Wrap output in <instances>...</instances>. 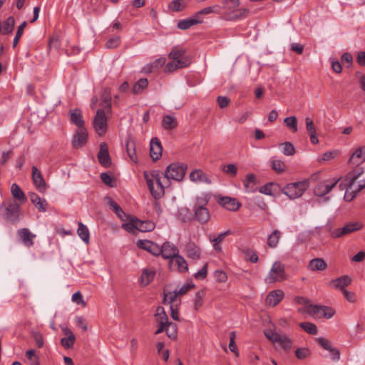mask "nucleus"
I'll return each instance as SVG.
<instances>
[{"instance_id":"obj_1","label":"nucleus","mask_w":365,"mask_h":365,"mask_svg":"<svg viewBox=\"0 0 365 365\" xmlns=\"http://www.w3.org/2000/svg\"><path fill=\"white\" fill-rule=\"evenodd\" d=\"M224 18L228 21H234L248 16L250 11L247 9H237L240 5L239 0H222Z\"/></svg>"},{"instance_id":"obj_2","label":"nucleus","mask_w":365,"mask_h":365,"mask_svg":"<svg viewBox=\"0 0 365 365\" xmlns=\"http://www.w3.org/2000/svg\"><path fill=\"white\" fill-rule=\"evenodd\" d=\"M209 202V198L207 196L197 197L193 207V220L197 221L201 224H205L209 222L210 219V213L206 207Z\"/></svg>"},{"instance_id":"obj_3","label":"nucleus","mask_w":365,"mask_h":365,"mask_svg":"<svg viewBox=\"0 0 365 365\" xmlns=\"http://www.w3.org/2000/svg\"><path fill=\"white\" fill-rule=\"evenodd\" d=\"M309 187V180L289 183L282 189V193L289 199H296L301 197Z\"/></svg>"},{"instance_id":"obj_4","label":"nucleus","mask_w":365,"mask_h":365,"mask_svg":"<svg viewBox=\"0 0 365 365\" xmlns=\"http://www.w3.org/2000/svg\"><path fill=\"white\" fill-rule=\"evenodd\" d=\"M187 165L184 163H173L170 164L164 173V178L168 182L170 180L181 181L185 177Z\"/></svg>"},{"instance_id":"obj_5","label":"nucleus","mask_w":365,"mask_h":365,"mask_svg":"<svg viewBox=\"0 0 365 365\" xmlns=\"http://www.w3.org/2000/svg\"><path fill=\"white\" fill-rule=\"evenodd\" d=\"M364 173V170L363 168H357L348 173V179H349L351 183L344 196L346 201L351 202L356 196L358 192L355 190V180L359 179Z\"/></svg>"},{"instance_id":"obj_6","label":"nucleus","mask_w":365,"mask_h":365,"mask_svg":"<svg viewBox=\"0 0 365 365\" xmlns=\"http://www.w3.org/2000/svg\"><path fill=\"white\" fill-rule=\"evenodd\" d=\"M286 279L284 265L280 262H275L265 278L267 284H272L276 282H282Z\"/></svg>"},{"instance_id":"obj_7","label":"nucleus","mask_w":365,"mask_h":365,"mask_svg":"<svg viewBox=\"0 0 365 365\" xmlns=\"http://www.w3.org/2000/svg\"><path fill=\"white\" fill-rule=\"evenodd\" d=\"M20 205L16 202H10L5 207L4 219L7 222L16 224L21 220Z\"/></svg>"},{"instance_id":"obj_8","label":"nucleus","mask_w":365,"mask_h":365,"mask_svg":"<svg viewBox=\"0 0 365 365\" xmlns=\"http://www.w3.org/2000/svg\"><path fill=\"white\" fill-rule=\"evenodd\" d=\"M363 224L359 221L349 222L344 225L343 227L336 228L330 231V235L333 238H339L352 232L361 230Z\"/></svg>"},{"instance_id":"obj_9","label":"nucleus","mask_w":365,"mask_h":365,"mask_svg":"<svg viewBox=\"0 0 365 365\" xmlns=\"http://www.w3.org/2000/svg\"><path fill=\"white\" fill-rule=\"evenodd\" d=\"M95 130L99 135H103L106 133L108 124L107 118L105 111L103 109H98L93 121Z\"/></svg>"},{"instance_id":"obj_10","label":"nucleus","mask_w":365,"mask_h":365,"mask_svg":"<svg viewBox=\"0 0 365 365\" xmlns=\"http://www.w3.org/2000/svg\"><path fill=\"white\" fill-rule=\"evenodd\" d=\"M339 180L331 179L318 182L314 190V195L319 197L326 195L337 185Z\"/></svg>"},{"instance_id":"obj_11","label":"nucleus","mask_w":365,"mask_h":365,"mask_svg":"<svg viewBox=\"0 0 365 365\" xmlns=\"http://www.w3.org/2000/svg\"><path fill=\"white\" fill-rule=\"evenodd\" d=\"M146 178V182L148 187L150 191V193L153 196L155 199H159L164 195V189L165 187L169 186V181H167L166 185H163V182L161 181V178L157 179L156 182V186L158 187V190H155V185L153 183V181L152 179L148 178V177L145 175Z\"/></svg>"},{"instance_id":"obj_12","label":"nucleus","mask_w":365,"mask_h":365,"mask_svg":"<svg viewBox=\"0 0 365 365\" xmlns=\"http://www.w3.org/2000/svg\"><path fill=\"white\" fill-rule=\"evenodd\" d=\"M306 312L308 314L312 315L322 313L323 314V317L327 319L332 317L333 315L334 314V311L332 308L322 305L310 304L307 307Z\"/></svg>"},{"instance_id":"obj_13","label":"nucleus","mask_w":365,"mask_h":365,"mask_svg":"<svg viewBox=\"0 0 365 365\" xmlns=\"http://www.w3.org/2000/svg\"><path fill=\"white\" fill-rule=\"evenodd\" d=\"M88 136V132L86 128H78L73 136V147L74 148H80L84 146L87 143Z\"/></svg>"},{"instance_id":"obj_14","label":"nucleus","mask_w":365,"mask_h":365,"mask_svg":"<svg viewBox=\"0 0 365 365\" xmlns=\"http://www.w3.org/2000/svg\"><path fill=\"white\" fill-rule=\"evenodd\" d=\"M169 267L171 269L177 270L180 272H186L188 271V264L185 258L179 254L175 257L169 260Z\"/></svg>"},{"instance_id":"obj_15","label":"nucleus","mask_w":365,"mask_h":365,"mask_svg":"<svg viewBox=\"0 0 365 365\" xmlns=\"http://www.w3.org/2000/svg\"><path fill=\"white\" fill-rule=\"evenodd\" d=\"M178 254L179 250L178 247L169 242L163 243V245L160 247V255L165 259H169L170 260Z\"/></svg>"},{"instance_id":"obj_16","label":"nucleus","mask_w":365,"mask_h":365,"mask_svg":"<svg viewBox=\"0 0 365 365\" xmlns=\"http://www.w3.org/2000/svg\"><path fill=\"white\" fill-rule=\"evenodd\" d=\"M98 159L99 163L105 168H108L111 165V159L108 153V147L105 142L100 144Z\"/></svg>"},{"instance_id":"obj_17","label":"nucleus","mask_w":365,"mask_h":365,"mask_svg":"<svg viewBox=\"0 0 365 365\" xmlns=\"http://www.w3.org/2000/svg\"><path fill=\"white\" fill-rule=\"evenodd\" d=\"M32 180L36 189L41 192H44L46 190V183L40 172V170L36 167H32Z\"/></svg>"},{"instance_id":"obj_18","label":"nucleus","mask_w":365,"mask_h":365,"mask_svg":"<svg viewBox=\"0 0 365 365\" xmlns=\"http://www.w3.org/2000/svg\"><path fill=\"white\" fill-rule=\"evenodd\" d=\"M137 245L139 248L145 250L153 255H160V246L150 240H140L138 241Z\"/></svg>"},{"instance_id":"obj_19","label":"nucleus","mask_w":365,"mask_h":365,"mask_svg":"<svg viewBox=\"0 0 365 365\" xmlns=\"http://www.w3.org/2000/svg\"><path fill=\"white\" fill-rule=\"evenodd\" d=\"M218 203L230 211H237L241 207L240 202H237L235 198L230 197H220Z\"/></svg>"},{"instance_id":"obj_20","label":"nucleus","mask_w":365,"mask_h":365,"mask_svg":"<svg viewBox=\"0 0 365 365\" xmlns=\"http://www.w3.org/2000/svg\"><path fill=\"white\" fill-rule=\"evenodd\" d=\"M185 50L183 48H179L178 47H174L173 50L168 55L170 58L173 59V61L178 62L179 61H187V66L190 64L191 61L189 57L185 56Z\"/></svg>"},{"instance_id":"obj_21","label":"nucleus","mask_w":365,"mask_h":365,"mask_svg":"<svg viewBox=\"0 0 365 365\" xmlns=\"http://www.w3.org/2000/svg\"><path fill=\"white\" fill-rule=\"evenodd\" d=\"M17 234L26 247H31L34 245V239L36 235L31 233L28 228H22L17 231Z\"/></svg>"},{"instance_id":"obj_22","label":"nucleus","mask_w":365,"mask_h":365,"mask_svg":"<svg viewBox=\"0 0 365 365\" xmlns=\"http://www.w3.org/2000/svg\"><path fill=\"white\" fill-rule=\"evenodd\" d=\"M69 113L71 123L76 125L78 128H86L84 126L85 121L83 118L82 112L80 109L76 108L71 110Z\"/></svg>"},{"instance_id":"obj_23","label":"nucleus","mask_w":365,"mask_h":365,"mask_svg":"<svg viewBox=\"0 0 365 365\" xmlns=\"http://www.w3.org/2000/svg\"><path fill=\"white\" fill-rule=\"evenodd\" d=\"M162 150L160 140L157 138H153L150 141V155L154 161L162 156Z\"/></svg>"},{"instance_id":"obj_24","label":"nucleus","mask_w":365,"mask_h":365,"mask_svg":"<svg viewBox=\"0 0 365 365\" xmlns=\"http://www.w3.org/2000/svg\"><path fill=\"white\" fill-rule=\"evenodd\" d=\"M185 252L189 258L199 259L201 256V249L193 242H189L185 245Z\"/></svg>"},{"instance_id":"obj_25","label":"nucleus","mask_w":365,"mask_h":365,"mask_svg":"<svg viewBox=\"0 0 365 365\" xmlns=\"http://www.w3.org/2000/svg\"><path fill=\"white\" fill-rule=\"evenodd\" d=\"M351 283V278L348 275H343L331 280L329 284L336 289L345 290V287Z\"/></svg>"},{"instance_id":"obj_26","label":"nucleus","mask_w":365,"mask_h":365,"mask_svg":"<svg viewBox=\"0 0 365 365\" xmlns=\"http://www.w3.org/2000/svg\"><path fill=\"white\" fill-rule=\"evenodd\" d=\"M29 198L31 202L38 209L39 212H44L47 210L48 203L44 198H41L38 195L34 192L29 193Z\"/></svg>"},{"instance_id":"obj_27","label":"nucleus","mask_w":365,"mask_h":365,"mask_svg":"<svg viewBox=\"0 0 365 365\" xmlns=\"http://www.w3.org/2000/svg\"><path fill=\"white\" fill-rule=\"evenodd\" d=\"M283 297L284 292L282 290L271 291L266 297V303L274 307L282 300Z\"/></svg>"},{"instance_id":"obj_28","label":"nucleus","mask_w":365,"mask_h":365,"mask_svg":"<svg viewBox=\"0 0 365 365\" xmlns=\"http://www.w3.org/2000/svg\"><path fill=\"white\" fill-rule=\"evenodd\" d=\"M64 334L67 337L62 338L61 340V345L66 349H71L73 346L76 341V336L70 329L64 327L62 329Z\"/></svg>"},{"instance_id":"obj_29","label":"nucleus","mask_w":365,"mask_h":365,"mask_svg":"<svg viewBox=\"0 0 365 365\" xmlns=\"http://www.w3.org/2000/svg\"><path fill=\"white\" fill-rule=\"evenodd\" d=\"M365 161V147L358 148L351 155L349 163L354 165L359 166Z\"/></svg>"},{"instance_id":"obj_30","label":"nucleus","mask_w":365,"mask_h":365,"mask_svg":"<svg viewBox=\"0 0 365 365\" xmlns=\"http://www.w3.org/2000/svg\"><path fill=\"white\" fill-rule=\"evenodd\" d=\"M190 179L191 181L194 182H205L207 184L211 183V180L207 176V174H205L202 170H195L192 171L190 174Z\"/></svg>"},{"instance_id":"obj_31","label":"nucleus","mask_w":365,"mask_h":365,"mask_svg":"<svg viewBox=\"0 0 365 365\" xmlns=\"http://www.w3.org/2000/svg\"><path fill=\"white\" fill-rule=\"evenodd\" d=\"M327 267L324 259L319 257L312 259L308 265V268L312 271H324Z\"/></svg>"},{"instance_id":"obj_32","label":"nucleus","mask_w":365,"mask_h":365,"mask_svg":"<svg viewBox=\"0 0 365 365\" xmlns=\"http://www.w3.org/2000/svg\"><path fill=\"white\" fill-rule=\"evenodd\" d=\"M274 343H277L286 351H289L292 341L287 336L279 334V335L274 336Z\"/></svg>"},{"instance_id":"obj_33","label":"nucleus","mask_w":365,"mask_h":365,"mask_svg":"<svg viewBox=\"0 0 365 365\" xmlns=\"http://www.w3.org/2000/svg\"><path fill=\"white\" fill-rule=\"evenodd\" d=\"M202 23V20L196 17V15L193 18L181 20L178 24V27L180 29L185 30L189 29L193 25Z\"/></svg>"},{"instance_id":"obj_34","label":"nucleus","mask_w":365,"mask_h":365,"mask_svg":"<svg viewBox=\"0 0 365 365\" xmlns=\"http://www.w3.org/2000/svg\"><path fill=\"white\" fill-rule=\"evenodd\" d=\"M101 105L107 110L110 111L111 109V94L110 90L108 88L103 89L101 95Z\"/></svg>"},{"instance_id":"obj_35","label":"nucleus","mask_w":365,"mask_h":365,"mask_svg":"<svg viewBox=\"0 0 365 365\" xmlns=\"http://www.w3.org/2000/svg\"><path fill=\"white\" fill-rule=\"evenodd\" d=\"M162 126L165 130H173L178 126V120L175 116L165 115L163 118Z\"/></svg>"},{"instance_id":"obj_36","label":"nucleus","mask_w":365,"mask_h":365,"mask_svg":"<svg viewBox=\"0 0 365 365\" xmlns=\"http://www.w3.org/2000/svg\"><path fill=\"white\" fill-rule=\"evenodd\" d=\"M78 227L77 230L78 235L81 238V240L86 243L88 244L90 242V232L88 227L83 225L81 222H79Z\"/></svg>"},{"instance_id":"obj_37","label":"nucleus","mask_w":365,"mask_h":365,"mask_svg":"<svg viewBox=\"0 0 365 365\" xmlns=\"http://www.w3.org/2000/svg\"><path fill=\"white\" fill-rule=\"evenodd\" d=\"M11 192L13 197L24 203L26 201V197L21 187L16 183H14L11 187Z\"/></svg>"},{"instance_id":"obj_38","label":"nucleus","mask_w":365,"mask_h":365,"mask_svg":"<svg viewBox=\"0 0 365 365\" xmlns=\"http://www.w3.org/2000/svg\"><path fill=\"white\" fill-rule=\"evenodd\" d=\"M128 221L122 225V227L128 232H134L135 230H138L137 221L138 218L129 215V218L126 219L125 221Z\"/></svg>"},{"instance_id":"obj_39","label":"nucleus","mask_w":365,"mask_h":365,"mask_svg":"<svg viewBox=\"0 0 365 365\" xmlns=\"http://www.w3.org/2000/svg\"><path fill=\"white\" fill-rule=\"evenodd\" d=\"M108 205L122 221L125 222V218H129V215H126L123 209L113 200H109Z\"/></svg>"},{"instance_id":"obj_40","label":"nucleus","mask_w":365,"mask_h":365,"mask_svg":"<svg viewBox=\"0 0 365 365\" xmlns=\"http://www.w3.org/2000/svg\"><path fill=\"white\" fill-rule=\"evenodd\" d=\"M138 230L140 232H150L154 230L155 224L153 222L150 220L142 221L138 219L137 221Z\"/></svg>"},{"instance_id":"obj_41","label":"nucleus","mask_w":365,"mask_h":365,"mask_svg":"<svg viewBox=\"0 0 365 365\" xmlns=\"http://www.w3.org/2000/svg\"><path fill=\"white\" fill-rule=\"evenodd\" d=\"M256 176L254 174H248L244 180V185L247 192H254L255 188Z\"/></svg>"},{"instance_id":"obj_42","label":"nucleus","mask_w":365,"mask_h":365,"mask_svg":"<svg viewBox=\"0 0 365 365\" xmlns=\"http://www.w3.org/2000/svg\"><path fill=\"white\" fill-rule=\"evenodd\" d=\"M155 272L152 270L144 269L140 277V283L143 286H147L153 279Z\"/></svg>"},{"instance_id":"obj_43","label":"nucleus","mask_w":365,"mask_h":365,"mask_svg":"<svg viewBox=\"0 0 365 365\" xmlns=\"http://www.w3.org/2000/svg\"><path fill=\"white\" fill-rule=\"evenodd\" d=\"M187 66V61L183 62V61H178V62H177V61H174L169 62L166 65L165 71L168 72V73H171L178 68H185Z\"/></svg>"},{"instance_id":"obj_44","label":"nucleus","mask_w":365,"mask_h":365,"mask_svg":"<svg viewBox=\"0 0 365 365\" xmlns=\"http://www.w3.org/2000/svg\"><path fill=\"white\" fill-rule=\"evenodd\" d=\"M148 81L147 78H140L134 84L132 88V93L135 95L142 93L143 89L148 86Z\"/></svg>"},{"instance_id":"obj_45","label":"nucleus","mask_w":365,"mask_h":365,"mask_svg":"<svg viewBox=\"0 0 365 365\" xmlns=\"http://www.w3.org/2000/svg\"><path fill=\"white\" fill-rule=\"evenodd\" d=\"M15 25V19L13 16L6 19L2 28V34L4 35L10 34L13 32Z\"/></svg>"},{"instance_id":"obj_46","label":"nucleus","mask_w":365,"mask_h":365,"mask_svg":"<svg viewBox=\"0 0 365 365\" xmlns=\"http://www.w3.org/2000/svg\"><path fill=\"white\" fill-rule=\"evenodd\" d=\"M126 151L130 158L136 162L137 157L135 153V144L134 140L129 139L126 142Z\"/></svg>"},{"instance_id":"obj_47","label":"nucleus","mask_w":365,"mask_h":365,"mask_svg":"<svg viewBox=\"0 0 365 365\" xmlns=\"http://www.w3.org/2000/svg\"><path fill=\"white\" fill-rule=\"evenodd\" d=\"M212 13L220 14V7L218 5H214L212 6L205 7L198 12L196 13V17L200 19L202 15H207Z\"/></svg>"},{"instance_id":"obj_48","label":"nucleus","mask_w":365,"mask_h":365,"mask_svg":"<svg viewBox=\"0 0 365 365\" xmlns=\"http://www.w3.org/2000/svg\"><path fill=\"white\" fill-rule=\"evenodd\" d=\"M155 319L157 323L159 322H170L168 317L163 307H158L156 309Z\"/></svg>"},{"instance_id":"obj_49","label":"nucleus","mask_w":365,"mask_h":365,"mask_svg":"<svg viewBox=\"0 0 365 365\" xmlns=\"http://www.w3.org/2000/svg\"><path fill=\"white\" fill-rule=\"evenodd\" d=\"M279 238H280L279 231L277 230H274L268 237L267 245L272 248L277 247V245L279 242Z\"/></svg>"},{"instance_id":"obj_50","label":"nucleus","mask_w":365,"mask_h":365,"mask_svg":"<svg viewBox=\"0 0 365 365\" xmlns=\"http://www.w3.org/2000/svg\"><path fill=\"white\" fill-rule=\"evenodd\" d=\"M178 217L183 222H190L193 220V216L191 215L189 209L186 207L181 208L178 211Z\"/></svg>"},{"instance_id":"obj_51","label":"nucleus","mask_w":365,"mask_h":365,"mask_svg":"<svg viewBox=\"0 0 365 365\" xmlns=\"http://www.w3.org/2000/svg\"><path fill=\"white\" fill-rule=\"evenodd\" d=\"M284 123L292 132L296 133L297 131V119L295 116L285 118L284 119Z\"/></svg>"},{"instance_id":"obj_52","label":"nucleus","mask_w":365,"mask_h":365,"mask_svg":"<svg viewBox=\"0 0 365 365\" xmlns=\"http://www.w3.org/2000/svg\"><path fill=\"white\" fill-rule=\"evenodd\" d=\"M205 295V292L203 289L198 291L195 294L194 300V309L197 311L203 304V298Z\"/></svg>"},{"instance_id":"obj_53","label":"nucleus","mask_w":365,"mask_h":365,"mask_svg":"<svg viewBox=\"0 0 365 365\" xmlns=\"http://www.w3.org/2000/svg\"><path fill=\"white\" fill-rule=\"evenodd\" d=\"M299 327L302 328L306 332L310 334H317V326L311 322H301Z\"/></svg>"},{"instance_id":"obj_54","label":"nucleus","mask_w":365,"mask_h":365,"mask_svg":"<svg viewBox=\"0 0 365 365\" xmlns=\"http://www.w3.org/2000/svg\"><path fill=\"white\" fill-rule=\"evenodd\" d=\"M271 167L277 173H282L285 170V164L280 160H272Z\"/></svg>"},{"instance_id":"obj_55","label":"nucleus","mask_w":365,"mask_h":365,"mask_svg":"<svg viewBox=\"0 0 365 365\" xmlns=\"http://www.w3.org/2000/svg\"><path fill=\"white\" fill-rule=\"evenodd\" d=\"M185 6L183 0H173L168 5L169 9L175 12L182 11Z\"/></svg>"},{"instance_id":"obj_56","label":"nucleus","mask_w":365,"mask_h":365,"mask_svg":"<svg viewBox=\"0 0 365 365\" xmlns=\"http://www.w3.org/2000/svg\"><path fill=\"white\" fill-rule=\"evenodd\" d=\"M166 334L170 339H175L178 335L177 324L170 322L166 329Z\"/></svg>"},{"instance_id":"obj_57","label":"nucleus","mask_w":365,"mask_h":365,"mask_svg":"<svg viewBox=\"0 0 365 365\" xmlns=\"http://www.w3.org/2000/svg\"><path fill=\"white\" fill-rule=\"evenodd\" d=\"M26 356L29 360L31 365H40L39 358L36 355L34 349L28 350L26 352Z\"/></svg>"},{"instance_id":"obj_58","label":"nucleus","mask_w":365,"mask_h":365,"mask_svg":"<svg viewBox=\"0 0 365 365\" xmlns=\"http://www.w3.org/2000/svg\"><path fill=\"white\" fill-rule=\"evenodd\" d=\"M282 146V152L285 155H293L295 153V148L290 142H285L281 144Z\"/></svg>"},{"instance_id":"obj_59","label":"nucleus","mask_w":365,"mask_h":365,"mask_svg":"<svg viewBox=\"0 0 365 365\" xmlns=\"http://www.w3.org/2000/svg\"><path fill=\"white\" fill-rule=\"evenodd\" d=\"M26 25H27V22L24 21L20 26H19L17 31L15 35V37L14 38V42H13L14 47H15L18 44L19 39L21 38V37L24 33V29L26 28Z\"/></svg>"},{"instance_id":"obj_60","label":"nucleus","mask_w":365,"mask_h":365,"mask_svg":"<svg viewBox=\"0 0 365 365\" xmlns=\"http://www.w3.org/2000/svg\"><path fill=\"white\" fill-rule=\"evenodd\" d=\"M311 354V351L308 348H299L295 351V355L297 359L302 360L309 357Z\"/></svg>"},{"instance_id":"obj_61","label":"nucleus","mask_w":365,"mask_h":365,"mask_svg":"<svg viewBox=\"0 0 365 365\" xmlns=\"http://www.w3.org/2000/svg\"><path fill=\"white\" fill-rule=\"evenodd\" d=\"M236 337L235 331H231L230 333V344H229V348L230 351L236 356H238V351H237V346L236 345V343L235 341Z\"/></svg>"},{"instance_id":"obj_62","label":"nucleus","mask_w":365,"mask_h":365,"mask_svg":"<svg viewBox=\"0 0 365 365\" xmlns=\"http://www.w3.org/2000/svg\"><path fill=\"white\" fill-rule=\"evenodd\" d=\"M120 43V37L116 36L110 38L106 43V47L108 49H113L117 48Z\"/></svg>"},{"instance_id":"obj_63","label":"nucleus","mask_w":365,"mask_h":365,"mask_svg":"<svg viewBox=\"0 0 365 365\" xmlns=\"http://www.w3.org/2000/svg\"><path fill=\"white\" fill-rule=\"evenodd\" d=\"M165 61L166 59L165 58H160L157 59L150 66L149 71L153 72L158 70V68L163 67L165 65Z\"/></svg>"},{"instance_id":"obj_64","label":"nucleus","mask_w":365,"mask_h":365,"mask_svg":"<svg viewBox=\"0 0 365 365\" xmlns=\"http://www.w3.org/2000/svg\"><path fill=\"white\" fill-rule=\"evenodd\" d=\"M222 171L231 176H235L237 173V168L235 164H228L223 166Z\"/></svg>"}]
</instances>
